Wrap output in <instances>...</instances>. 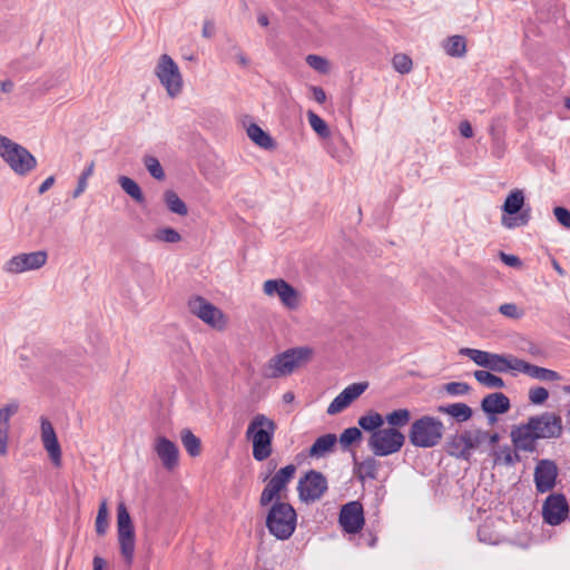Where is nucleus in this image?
Wrapping results in <instances>:
<instances>
[{
  "label": "nucleus",
  "instance_id": "obj_42",
  "mask_svg": "<svg viewBox=\"0 0 570 570\" xmlns=\"http://www.w3.org/2000/svg\"><path fill=\"white\" fill-rule=\"evenodd\" d=\"M154 239L157 242L175 244L180 242L181 236L176 229L171 227H164L155 232Z\"/></svg>",
  "mask_w": 570,
  "mask_h": 570
},
{
  "label": "nucleus",
  "instance_id": "obj_29",
  "mask_svg": "<svg viewBox=\"0 0 570 570\" xmlns=\"http://www.w3.org/2000/svg\"><path fill=\"white\" fill-rule=\"evenodd\" d=\"M493 461L494 464L512 466L520 461V456L510 445H503L493 451Z\"/></svg>",
  "mask_w": 570,
  "mask_h": 570
},
{
  "label": "nucleus",
  "instance_id": "obj_38",
  "mask_svg": "<svg viewBox=\"0 0 570 570\" xmlns=\"http://www.w3.org/2000/svg\"><path fill=\"white\" fill-rule=\"evenodd\" d=\"M357 423L363 430L373 433L376 430H381L380 428L383 425L384 419L377 412H370L366 415H362L358 419Z\"/></svg>",
  "mask_w": 570,
  "mask_h": 570
},
{
  "label": "nucleus",
  "instance_id": "obj_22",
  "mask_svg": "<svg viewBox=\"0 0 570 570\" xmlns=\"http://www.w3.org/2000/svg\"><path fill=\"white\" fill-rule=\"evenodd\" d=\"M514 373H524L532 379H537L544 382H553L560 380V374L558 372L534 364H530L520 358H517V361H514Z\"/></svg>",
  "mask_w": 570,
  "mask_h": 570
},
{
  "label": "nucleus",
  "instance_id": "obj_16",
  "mask_svg": "<svg viewBox=\"0 0 570 570\" xmlns=\"http://www.w3.org/2000/svg\"><path fill=\"white\" fill-rule=\"evenodd\" d=\"M338 522L347 533L355 534L364 525L363 505L358 501H351L344 504L340 511Z\"/></svg>",
  "mask_w": 570,
  "mask_h": 570
},
{
  "label": "nucleus",
  "instance_id": "obj_35",
  "mask_svg": "<svg viewBox=\"0 0 570 570\" xmlns=\"http://www.w3.org/2000/svg\"><path fill=\"white\" fill-rule=\"evenodd\" d=\"M475 380L488 389H503L504 381L489 371L479 370L474 372Z\"/></svg>",
  "mask_w": 570,
  "mask_h": 570
},
{
  "label": "nucleus",
  "instance_id": "obj_33",
  "mask_svg": "<svg viewBox=\"0 0 570 570\" xmlns=\"http://www.w3.org/2000/svg\"><path fill=\"white\" fill-rule=\"evenodd\" d=\"M118 183L122 190L129 195L135 202L142 203L145 200L144 194L139 185L127 176H120Z\"/></svg>",
  "mask_w": 570,
  "mask_h": 570
},
{
  "label": "nucleus",
  "instance_id": "obj_37",
  "mask_svg": "<svg viewBox=\"0 0 570 570\" xmlns=\"http://www.w3.org/2000/svg\"><path fill=\"white\" fill-rule=\"evenodd\" d=\"M135 532L129 512L124 503L117 508V533Z\"/></svg>",
  "mask_w": 570,
  "mask_h": 570
},
{
  "label": "nucleus",
  "instance_id": "obj_36",
  "mask_svg": "<svg viewBox=\"0 0 570 570\" xmlns=\"http://www.w3.org/2000/svg\"><path fill=\"white\" fill-rule=\"evenodd\" d=\"M465 39L462 36H452L443 43L444 51L453 57H460L465 52Z\"/></svg>",
  "mask_w": 570,
  "mask_h": 570
},
{
  "label": "nucleus",
  "instance_id": "obj_6",
  "mask_svg": "<svg viewBox=\"0 0 570 570\" xmlns=\"http://www.w3.org/2000/svg\"><path fill=\"white\" fill-rule=\"evenodd\" d=\"M296 473V466L288 464L279 469L267 482L259 497L261 507H267L275 501H284L287 485Z\"/></svg>",
  "mask_w": 570,
  "mask_h": 570
},
{
  "label": "nucleus",
  "instance_id": "obj_24",
  "mask_svg": "<svg viewBox=\"0 0 570 570\" xmlns=\"http://www.w3.org/2000/svg\"><path fill=\"white\" fill-rule=\"evenodd\" d=\"M120 554L127 566H131L135 557V532L117 533Z\"/></svg>",
  "mask_w": 570,
  "mask_h": 570
},
{
  "label": "nucleus",
  "instance_id": "obj_39",
  "mask_svg": "<svg viewBox=\"0 0 570 570\" xmlns=\"http://www.w3.org/2000/svg\"><path fill=\"white\" fill-rule=\"evenodd\" d=\"M411 420V413L407 409H399L391 413H389L384 421L387 422L391 428H403Z\"/></svg>",
  "mask_w": 570,
  "mask_h": 570
},
{
  "label": "nucleus",
  "instance_id": "obj_40",
  "mask_svg": "<svg viewBox=\"0 0 570 570\" xmlns=\"http://www.w3.org/2000/svg\"><path fill=\"white\" fill-rule=\"evenodd\" d=\"M308 124L312 129L322 138L330 136V129L327 124L314 111H307Z\"/></svg>",
  "mask_w": 570,
  "mask_h": 570
},
{
  "label": "nucleus",
  "instance_id": "obj_53",
  "mask_svg": "<svg viewBox=\"0 0 570 570\" xmlns=\"http://www.w3.org/2000/svg\"><path fill=\"white\" fill-rule=\"evenodd\" d=\"M529 222V215L527 213L520 214L518 217L514 218H502V224L508 228H514L518 226H524Z\"/></svg>",
  "mask_w": 570,
  "mask_h": 570
},
{
  "label": "nucleus",
  "instance_id": "obj_59",
  "mask_svg": "<svg viewBox=\"0 0 570 570\" xmlns=\"http://www.w3.org/2000/svg\"><path fill=\"white\" fill-rule=\"evenodd\" d=\"M8 438H9V430L0 429V454L1 455H6L8 452Z\"/></svg>",
  "mask_w": 570,
  "mask_h": 570
},
{
  "label": "nucleus",
  "instance_id": "obj_12",
  "mask_svg": "<svg viewBox=\"0 0 570 570\" xmlns=\"http://www.w3.org/2000/svg\"><path fill=\"white\" fill-rule=\"evenodd\" d=\"M328 484L323 473L311 470L297 484L298 497L302 502L312 503L320 500L327 491Z\"/></svg>",
  "mask_w": 570,
  "mask_h": 570
},
{
  "label": "nucleus",
  "instance_id": "obj_28",
  "mask_svg": "<svg viewBox=\"0 0 570 570\" xmlns=\"http://www.w3.org/2000/svg\"><path fill=\"white\" fill-rule=\"evenodd\" d=\"M335 434H325L316 439L309 449V455L314 458H321L330 452L336 443Z\"/></svg>",
  "mask_w": 570,
  "mask_h": 570
},
{
  "label": "nucleus",
  "instance_id": "obj_20",
  "mask_svg": "<svg viewBox=\"0 0 570 570\" xmlns=\"http://www.w3.org/2000/svg\"><path fill=\"white\" fill-rule=\"evenodd\" d=\"M154 451L167 470H173L178 464L179 450L177 445L165 436L156 438Z\"/></svg>",
  "mask_w": 570,
  "mask_h": 570
},
{
  "label": "nucleus",
  "instance_id": "obj_3",
  "mask_svg": "<svg viewBox=\"0 0 570 570\" xmlns=\"http://www.w3.org/2000/svg\"><path fill=\"white\" fill-rule=\"evenodd\" d=\"M271 508L266 514V528L268 532L277 540H287L295 532L297 524V513L295 509L285 501H275L269 504Z\"/></svg>",
  "mask_w": 570,
  "mask_h": 570
},
{
  "label": "nucleus",
  "instance_id": "obj_61",
  "mask_svg": "<svg viewBox=\"0 0 570 570\" xmlns=\"http://www.w3.org/2000/svg\"><path fill=\"white\" fill-rule=\"evenodd\" d=\"M13 87L14 85L10 79H0V94H10Z\"/></svg>",
  "mask_w": 570,
  "mask_h": 570
},
{
  "label": "nucleus",
  "instance_id": "obj_45",
  "mask_svg": "<svg viewBox=\"0 0 570 570\" xmlns=\"http://www.w3.org/2000/svg\"><path fill=\"white\" fill-rule=\"evenodd\" d=\"M95 163L90 161L89 165L81 173L76 189L73 190L72 197L78 198L87 188L88 178L94 174Z\"/></svg>",
  "mask_w": 570,
  "mask_h": 570
},
{
  "label": "nucleus",
  "instance_id": "obj_63",
  "mask_svg": "<svg viewBox=\"0 0 570 570\" xmlns=\"http://www.w3.org/2000/svg\"><path fill=\"white\" fill-rule=\"evenodd\" d=\"M215 26L212 21H205L202 33L205 38H210L214 35Z\"/></svg>",
  "mask_w": 570,
  "mask_h": 570
},
{
  "label": "nucleus",
  "instance_id": "obj_27",
  "mask_svg": "<svg viewBox=\"0 0 570 570\" xmlns=\"http://www.w3.org/2000/svg\"><path fill=\"white\" fill-rule=\"evenodd\" d=\"M438 412L448 414L459 422H465L472 416V410L464 403H453L449 405H440Z\"/></svg>",
  "mask_w": 570,
  "mask_h": 570
},
{
  "label": "nucleus",
  "instance_id": "obj_13",
  "mask_svg": "<svg viewBox=\"0 0 570 570\" xmlns=\"http://www.w3.org/2000/svg\"><path fill=\"white\" fill-rule=\"evenodd\" d=\"M527 423L530 425L538 440L559 438L563 430L561 417L550 412L531 416Z\"/></svg>",
  "mask_w": 570,
  "mask_h": 570
},
{
  "label": "nucleus",
  "instance_id": "obj_44",
  "mask_svg": "<svg viewBox=\"0 0 570 570\" xmlns=\"http://www.w3.org/2000/svg\"><path fill=\"white\" fill-rule=\"evenodd\" d=\"M306 63L315 71H327L328 69L335 68L328 59L317 55H308L306 57Z\"/></svg>",
  "mask_w": 570,
  "mask_h": 570
},
{
  "label": "nucleus",
  "instance_id": "obj_32",
  "mask_svg": "<svg viewBox=\"0 0 570 570\" xmlns=\"http://www.w3.org/2000/svg\"><path fill=\"white\" fill-rule=\"evenodd\" d=\"M524 205V194L521 189L512 190L505 198L502 209L509 215L519 213Z\"/></svg>",
  "mask_w": 570,
  "mask_h": 570
},
{
  "label": "nucleus",
  "instance_id": "obj_19",
  "mask_svg": "<svg viewBox=\"0 0 570 570\" xmlns=\"http://www.w3.org/2000/svg\"><path fill=\"white\" fill-rule=\"evenodd\" d=\"M41 423V441L43 444V448L49 454L50 460L56 466H60L61 464V449L60 444L58 442L55 429L50 421L41 416L40 419Z\"/></svg>",
  "mask_w": 570,
  "mask_h": 570
},
{
  "label": "nucleus",
  "instance_id": "obj_41",
  "mask_svg": "<svg viewBox=\"0 0 570 570\" xmlns=\"http://www.w3.org/2000/svg\"><path fill=\"white\" fill-rule=\"evenodd\" d=\"M109 527L107 502L102 501L96 517L95 528L99 535H105Z\"/></svg>",
  "mask_w": 570,
  "mask_h": 570
},
{
  "label": "nucleus",
  "instance_id": "obj_21",
  "mask_svg": "<svg viewBox=\"0 0 570 570\" xmlns=\"http://www.w3.org/2000/svg\"><path fill=\"white\" fill-rule=\"evenodd\" d=\"M510 436L515 450L523 452L535 450L538 439L528 423L513 426Z\"/></svg>",
  "mask_w": 570,
  "mask_h": 570
},
{
  "label": "nucleus",
  "instance_id": "obj_23",
  "mask_svg": "<svg viewBox=\"0 0 570 570\" xmlns=\"http://www.w3.org/2000/svg\"><path fill=\"white\" fill-rule=\"evenodd\" d=\"M481 407L488 414H502L509 411L510 400L503 393H491L482 400Z\"/></svg>",
  "mask_w": 570,
  "mask_h": 570
},
{
  "label": "nucleus",
  "instance_id": "obj_49",
  "mask_svg": "<svg viewBox=\"0 0 570 570\" xmlns=\"http://www.w3.org/2000/svg\"><path fill=\"white\" fill-rule=\"evenodd\" d=\"M549 397V392L546 387L537 386L529 390V401L533 404H542Z\"/></svg>",
  "mask_w": 570,
  "mask_h": 570
},
{
  "label": "nucleus",
  "instance_id": "obj_55",
  "mask_svg": "<svg viewBox=\"0 0 570 570\" xmlns=\"http://www.w3.org/2000/svg\"><path fill=\"white\" fill-rule=\"evenodd\" d=\"M553 214L560 225L570 229V210L564 207H556Z\"/></svg>",
  "mask_w": 570,
  "mask_h": 570
},
{
  "label": "nucleus",
  "instance_id": "obj_60",
  "mask_svg": "<svg viewBox=\"0 0 570 570\" xmlns=\"http://www.w3.org/2000/svg\"><path fill=\"white\" fill-rule=\"evenodd\" d=\"M459 130L464 138H471L473 136L472 126L468 120L461 121Z\"/></svg>",
  "mask_w": 570,
  "mask_h": 570
},
{
  "label": "nucleus",
  "instance_id": "obj_8",
  "mask_svg": "<svg viewBox=\"0 0 570 570\" xmlns=\"http://www.w3.org/2000/svg\"><path fill=\"white\" fill-rule=\"evenodd\" d=\"M460 354L468 356L481 367L499 373L510 371L514 373V361L518 358L513 355L495 354L470 347L461 348Z\"/></svg>",
  "mask_w": 570,
  "mask_h": 570
},
{
  "label": "nucleus",
  "instance_id": "obj_56",
  "mask_svg": "<svg viewBox=\"0 0 570 570\" xmlns=\"http://www.w3.org/2000/svg\"><path fill=\"white\" fill-rule=\"evenodd\" d=\"M308 90L311 92V97L318 104H323L326 100V94L321 87L309 86Z\"/></svg>",
  "mask_w": 570,
  "mask_h": 570
},
{
  "label": "nucleus",
  "instance_id": "obj_10",
  "mask_svg": "<svg viewBox=\"0 0 570 570\" xmlns=\"http://www.w3.org/2000/svg\"><path fill=\"white\" fill-rule=\"evenodd\" d=\"M189 312L214 330L223 331L227 326L225 314L202 296H193L188 301Z\"/></svg>",
  "mask_w": 570,
  "mask_h": 570
},
{
  "label": "nucleus",
  "instance_id": "obj_57",
  "mask_svg": "<svg viewBox=\"0 0 570 570\" xmlns=\"http://www.w3.org/2000/svg\"><path fill=\"white\" fill-rule=\"evenodd\" d=\"M500 258L501 261L510 266V267H519L521 266V261L519 257L514 256V255H509V254H505L503 252L500 253Z\"/></svg>",
  "mask_w": 570,
  "mask_h": 570
},
{
  "label": "nucleus",
  "instance_id": "obj_31",
  "mask_svg": "<svg viewBox=\"0 0 570 570\" xmlns=\"http://www.w3.org/2000/svg\"><path fill=\"white\" fill-rule=\"evenodd\" d=\"M167 208L179 216H186L188 208L184 200L174 190H166L163 195Z\"/></svg>",
  "mask_w": 570,
  "mask_h": 570
},
{
  "label": "nucleus",
  "instance_id": "obj_7",
  "mask_svg": "<svg viewBox=\"0 0 570 570\" xmlns=\"http://www.w3.org/2000/svg\"><path fill=\"white\" fill-rule=\"evenodd\" d=\"M405 443V435L394 428L374 431L368 438V448L376 456L397 453Z\"/></svg>",
  "mask_w": 570,
  "mask_h": 570
},
{
  "label": "nucleus",
  "instance_id": "obj_14",
  "mask_svg": "<svg viewBox=\"0 0 570 570\" xmlns=\"http://www.w3.org/2000/svg\"><path fill=\"white\" fill-rule=\"evenodd\" d=\"M48 255L43 250L22 253L12 256L3 265V271L9 274H21L41 268L47 263Z\"/></svg>",
  "mask_w": 570,
  "mask_h": 570
},
{
  "label": "nucleus",
  "instance_id": "obj_58",
  "mask_svg": "<svg viewBox=\"0 0 570 570\" xmlns=\"http://www.w3.org/2000/svg\"><path fill=\"white\" fill-rule=\"evenodd\" d=\"M481 433L483 434L484 438H482V444L488 442L491 446L495 445L499 440H500V435L499 433H490L488 431H484V430H481Z\"/></svg>",
  "mask_w": 570,
  "mask_h": 570
},
{
  "label": "nucleus",
  "instance_id": "obj_30",
  "mask_svg": "<svg viewBox=\"0 0 570 570\" xmlns=\"http://www.w3.org/2000/svg\"><path fill=\"white\" fill-rule=\"evenodd\" d=\"M380 469V462L374 458H366L356 464V471L360 480H375Z\"/></svg>",
  "mask_w": 570,
  "mask_h": 570
},
{
  "label": "nucleus",
  "instance_id": "obj_25",
  "mask_svg": "<svg viewBox=\"0 0 570 570\" xmlns=\"http://www.w3.org/2000/svg\"><path fill=\"white\" fill-rule=\"evenodd\" d=\"M169 97H177L183 89L181 73H156Z\"/></svg>",
  "mask_w": 570,
  "mask_h": 570
},
{
  "label": "nucleus",
  "instance_id": "obj_64",
  "mask_svg": "<svg viewBox=\"0 0 570 570\" xmlns=\"http://www.w3.org/2000/svg\"><path fill=\"white\" fill-rule=\"evenodd\" d=\"M105 564V560L101 557L97 556L92 560L94 570H104Z\"/></svg>",
  "mask_w": 570,
  "mask_h": 570
},
{
  "label": "nucleus",
  "instance_id": "obj_51",
  "mask_svg": "<svg viewBox=\"0 0 570 570\" xmlns=\"http://www.w3.org/2000/svg\"><path fill=\"white\" fill-rule=\"evenodd\" d=\"M393 67L395 71H410L412 68V60L406 55L397 53L393 57Z\"/></svg>",
  "mask_w": 570,
  "mask_h": 570
},
{
  "label": "nucleus",
  "instance_id": "obj_11",
  "mask_svg": "<svg viewBox=\"0 0 570 570\" xmlns=\"http://www.w3.org/2000/svg\"><path fill=\"white\" fill-rule=\"evenodd\" d=\"M263 292L268 297H278L282 305L291 311L301 305V294L283 278L267 279L263 284Z\"/></svg>",
  "mask_w": 570,
  "mask_h": 570
},
{
  "label": "nucleus",
  "instance_id": "obj_34",
  "mask_svg": "<svg viewBox=\"0 0 570 570\" xmlns=\"http://www.w3.org/2000/svg\"><path fill=\"white\" fill-rule=\"evenodd\" d=\"M180 439L190 456H198L200 454V440L190 430L184 429L180 432Z\"/></svg>",
  "mask_w": 570,
  "mask_h": 570
},
{
  "label": "nucleus",
  "instance_id": "obj_5",
  "mask_svg": "<svg viewBox=\"0 0 570 570\" xmlns=\"http://www.w3.org/2000/svg\"><path fill=\"white\" fill-rule=\"evenodd\" d=\"M0 156L18 175H26L37 165L36 158L24 147L2 135H0Z\"/></svg>",
  "mask_w": 570,
  "mask_h": 570
},
{
  "label": "nucleus",
  "instance_id": "obj_62",
  "mask_svg": "<svg viewBox=\"0 0 570 570\" xmlns=\"http://www.w3.org/2000/svg\"><path fill=\"white\" fill-rule=\"evenodd\" d=\"M53 184H55V177L53 176H49L39 186L38 193L41 194V195L45 194L49 188L52 187Z\"/></svg>",
  "mask_w": 570,
  "mask_h": 570
},
{
  "label": "nucleus",
  "instance_id": "obj_52",
  "mask_svg": "<svg viewBox=\"0 0 570 570\" xmlns=\"http://www.w3.org/2000/svg\"><path fill=\"white\" fill-rule=\"evenodd\" d=\"M499 312L502 315H504L509 318H514V320H518V318L522 317V315H523V312L513 303L502 304L499 307Z\"/></svg>",
  "mask_w": 570,
  "mask_h": 570
},
{
  "label": "nucleus",
  "instance_id": "obj_48",
  "mask_svg": "<svg viewBox=\"0 0 570 570\" xmlns=\"http://www.w3.org/2000/svg\"><path fill=\"white\" fill-rule=\"evenodd\" d=\"M491 137H492V155L493 157L500 159L504 156L505 153V142L504 140L494 131V128H491Z\"/></svg>",
  "mask_w": 570,
  "mask_h": 570
},
{
  "label": "nucleus",
  "instance_id": "obj_18",
  "mask_svg": "<svg viewBox=\"0 0 570 570\" xmlns=\"http://www.w3.org/2000/svg\"><path fill=\"white\" fill-rule=\"evenodd\" d=\"M367 383H353L346 386L328 405L327 414L335 415L344 411L354 400H356L365 390Z\"/></svg>",
  "mask_w": 570,
  "mask_h": 570
},
{
  "label": "nucleus",
  "instance_id": "obj_15",
  "mask_svg": "<svg viewBox=\"0 0 570 570\" xmlns=\"http://www.w3.org/2000/svg\"><path fill=\"white\" fill-rule=\"evenodd\" d=\"M569 513V504L561 493L550 494L543 502L542 517L550 525H558L566 520Z\"/></svg>",
  "mask_w": 570,
  "mask_h": 570
},
{
  "label": "nucleus",
  "instance_id": "obj_54",
  "mask_svg": "<svg viewBox=\"0 0 570 570\" xmlns=\"http://www.w3.org/2000/svg\"><path fill=\"white\" fill-rule=\"evenodd\" d=\"M156 71H178V67L168 55H163L159 58Z\"/></svg>",
  "mask_w": 570,
  "mask_h": 570
},
{
  "label": "nucleus",
  "instance_id": "obj_9",
  "mask_svg": "<svg viewBox=\"0 0 570 570\" xmlns=\"http://www.w3.org/2000/svg\"><path fill=\"white\" fill-rule=\"evenodd\" d=\"M481 429L464 430L452 435L446 444V452L456 459L469 461L473 451L482 445Z\"/></svg>",
  "mask_w": 570,
  "mask_h": 570
},
{
  "label": "nucleus",
  "instance_id": "obj_17",
  "mask_svg": "<svg viewBox=\"0 0 570 570\" xmlns=\"http://www.w3.org/2000/svg\"><path fill=\"white\" fill-rule=\"evenodd\" d=\"M558 476L557 464L548 459L540 460L534 469V483L539 493H546L556 485Z\"/></svg>",
  "mask_w": 570,
  "mask_h": 570
},
{
  "label": "nucleus",
  "instance_id": "obj_2",
  "mask_svg": "<svg viewBox=\"0 0 570 570\" xmlns=\"http://www.w3.org/2000/svg\"><path fill=\"white\" fill-rule=\"evenodd\" d=\"M312 353V348L306 346L286 350L269 358L262 367V375L265 379H278L291 375L297 367L311 358Z\"/></svg>",
  "mask_w": 570,
  "mask_h": 570
},
{
  "label": "nucleus",
  "instance_id": "obj_26",
  "mask_svg": "<svg viewBox=\"0 0 570 570\" xmlns=\"http://www.w3.org/2000/svg\"><path fill=\"white\" fill-rule=\"evenodd\" d=\"M247 136L261 148L269 150L275 147L273 138L256 124H250L247 127Z\"/></svg>",
  "mask_w": 570,
  "mask_h": 570
},
{
  "label": "nucleus",
  "instance_id": "obj_4",
  "mask_svg": "<svg viewBox=\"0 0 570 570\" xmlns=\"http://www.w3.org/2000/svg\"><path fill=\"white\" fill-rule=\"evenodd\" d=\"M444 434L443 422L434 416L423 415L415 420L409 431V440L416 448H434Z\"/></svg>",
  "mask_w": 570,
  "mask_h": 570
},
{
  "label": "nucleus",
  "instance_id": "obj_43",
  "mask_svg": "<svg viewBox=\"0 0 570 570\" xmlns=\"http://www.w3.org/2000/svg\"><path fill=\"white\" fill-rule=\"evenodd\" d=\"M144 165L148 173L157 180H163L165 178V171L159 163V160L154 156H145Z\"/></svg>",
  "mask_w": 570,
  "mask_h": 570
},
{
  "label": "nucleus",
  "instance_id": "obj_47",
  "mask_svg": "<svg viewBox=\"0 0 570 570\" xmlns=\"http://www.w3.org/2000/svg\"><path fill=\"white\" fill-rule=\"evenodd\" d=\"M362 438V432L357 428H348L343 431L340 436V442L343 446L347 448L352 443L358 441Z\"/></svg>",
  "mask_w": 570,
  "mask_h": 570
},
{
  "label": "nucleus",
  "instance_id": "obj_46",
  "mask_svg": "<svg viewBox=\"0 0 570 570\" xmlns=\"http://www.w3.org/2000/svg\"><path fill=\"white\" fill-rule=\"evenodd\" d=\"M19 405L18 403H9L6 406L0 409V429L9 430L10 428V417L18 412Z\"/></svg>",
  "mask_w": 570,
  "mask_h": 570
},
{
  "label": "nucleus",
  "instance_id": "obj_1",
  "mask_svg": "<svg viewBox=\"0 0 570 570\" xmlns=\"http://www.w3.org/2000/svg\"><path fill=\"white\" fill-rule=\"evenodd\" d=\"M276 431V423L265 414H256L249 422L246 430V438L252 442L253 458L265 461L273 452V438Z\"/></svg>",
  "mask_w": 570,
  "mask_h": 570
},
{
  "label": "nucleus",
  "instance_id": "obj_50",
  "mask_svg": "<svg viewBox=\"0 0 570 570\" xmlns=\"http://www.w3.org/2000/svg\"><path fill=\"white\" fill-rule=\"evenodd\" d=\"M444 391L450 395H464L470 391V386L464 382H450L444 385Z\"/></svg>",
  "mask_w": 570,
  "mask_h": 570
}]
</instances>
